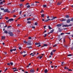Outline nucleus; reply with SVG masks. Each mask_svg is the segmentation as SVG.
I'll use <instances>...</instances> for the list:
<instances>
[{
  "mask_svg": "<svg viewBox=\"0 0 73 73\" xmlns=\"http://www.w3.org/2000/svg\"><path fill=\"white\" fill-rule=\"evenodd\" d=\"M8 33L9 35L10 36H13V33L11 32L10 31L9 32H8Z\"/></svg>",
  "mask_w": 73,
  "mask_h": 73,
  "instance_id": "nucleus-1",
  "label": "nucleus"
},
{
  "mask_svg": "<svg viewBox=\"0 0 73 73\" xmlns=\"http://www.w3.org/2000/svg\"><path fill=\"white\" fill-rule=\"evenodd\" d=\"M30 73H35V70H34V69H32L30 70Z\"/></svg>",
  "mask_w": 73,
  "mask_h": 73,
  "instance_id": "nucleus-2",
  "label": "nucleus"
},
{
  "mask_svg": "<svg viewBox=\"0 0 73 73\" xmlns=\"http://www.w3.org/2000/svg\"><path fill=\"white\" fill-rule=\"evenodd\" d=\"M27 45H31L32 44H31V41L30 40L28 41L27 42Z\"/></svg>",
  "mask_w": 73,
  "mask_h": 73,
  "instance_id": "nucleus-3",
  "label": "nucleus"
},
{
  "mask_svg": "<svg viewBox=\"0 0 73 73\" xmlns=\"http://www.w3.org/2000/svg\"><path fill=\"white\" fill-rule=\"evenodd\" d=\"M14 20V19H9L7 21V23H9V21H13Z\"/></svg>",
  "mask_w": 73,
  "mask_h": 73,
  "instance_id": "nucleus-4",
  "label": "nucleus"
},
{
  "mask_svg": "<svg viewBox=\"0 0 73 73\" xmlns=\"http://www.w3.org/2000/svg\"><path fill=\"white\" fill-rule=\"evenodd\" d=\"M55 19H47L46 20L44 21L45 22H46L48 21H49V20H54Z\"/></svg>",
  "mask_w": 73,
  "mask_h": 73,
  "instance_id": "nucleus-5",
  "label": "nucleus"
},
{
  "mask_svg": "<svg viewBox=\"0 0 73 73\" xmlns=\"http://www.w3.org/2000/svg\"><path fill=\"white\" fill-rule=\"evenodd\" d=\"M4 12H9H9H10V11H9L8 10V9L4 10Z\"/></svg>",
  "mask_w": 73,
  "mask_h": 73,
  "instance_id": "nucleus-6",
  "label": "nucleus"
},
{
  "mask_svg": "<svg viewBox=\"0 0 73 73\" xmlns=\"http://www.w3.org/2000/svg\"><path fill=\"white\" fill-rule=\"evenodd\" d=\"M70 22V20L69 19H68L67 20V23H69Z\"/></svg>",
  "mask_w": 73,
  "mask_h": 73,
  "instance_id": "nucleus-7",
  "label": "nucleus"
},
{
  "mask_svg": "<svg viewBox=\"0 0 73 73\" xmlns=\"http://www.w3.org/2000/svg\"><path fill=\"white\" fill-rule=\"evenodd\" d=\"M2 40H5V36H2Z\"/></svg>",
  "mask_w": 73,
  "mask_h": 73,
  "instance_id": "nucleus-8",
  "label": "nucleus"
},
{
  "mask_svg": "<svg viewBox=\"0 0 73 73\" xmlns=\"http://www.w3.org/2000/svg\"><path fill=\"white\" fill-rule=\"evenodd\" d=\"M61 25H62L60 24H59L56 25V27H61Z\"/></svg>",
  "mask_w": 73,
  "mask_h": 73,
  "instance_id": "nucleus-9",
  "label": "nucleus"
},
{
  "mask_svg": "<svg viewBox=\"0 0 73 73\" xmlns=\"http://www.w3.org/2000/svg\"><path fill=\"white\" fill-rule=\"evenodd\" d=\"M62 27H68V25H63Z\"/></svg>",
  "mask_w": 73,
  "mask_h": 73,
  "instance_id": "nucleus-10",
  "label": "nucleus"
},
{
  "mask_svg": "<svg viewBox=\"0 0 73 73\" xmlns=\"http://www.w3.org/2000/svg\"><path fill=\"white\" fill-rule=\"evenodd\" d=\"M4 33H6V34H8V31H7L6 30H5L4 31Z\"/></svg>",
  "mask_w": 73,
  "mask_h": 73,
  "instance_id": "nucleus-11",
  "label": "nucleus"
},
{
  "mask_svg": "<svg viewBox=\"0 0 73 73\" xmlns=\"http://www.w3.org/2000/svg\"><path fill=\"white\" fill-rule=\"evenodd\" d=\"M48 72V70L47 69H46L44 70V73H47Z\"/></svg>",
  "mask_w": 73,
  "mask_h": 73,
  "instance_id": "nucleus-12",
  "label": "nucleus"
},
{
  "mask_svg": "<svg viewBox=\"0 0 73 73\" xmlns=\"http://www.w3.org/2000/svg\"><path fill=\"white\" fill-rule=\"evenodd\" d=\"M51 18H52V19H57V18H58L57 17H54L53 16H52L51 17Z\"/></svg>",
  "mask_w": 73,
  "mask_h": 73,
  "instance_id": "nucleus-13",
  "label": "nucleus"
},
{
  "mask_svg": "<svg viewBox=\"0 0 73 73\" xmlns=\"http://www.w3.org/2000/svg\"><path fill=\"white\" fill-rule=\"evenodd\" d=\"M58 31H59V32H61V29L60 28H58Z\"/></svg>",
  "mask_w": 73,
  "mask_h": 73,
  "instance_id": "nucleus-14",
  "label": "nucleus"
},
{
  "mask_svg": "<svg viewBox=\"0 0 73 73\" xmlns=\"http://www.w3.org/2000/svg\"><path fill=\"white\" fill-rule=\"evenodd\" d=\"M40 43L39 42L35 43V45H40Z\"/></svg>",
  "mask_w": 73,
  "mask_h": 73,
  "instance_id": "nucleus-15",
  "label": "nucleus"
},
{
  "mask_svg": "<svg viewBox=\"0 0 73 73\" xmlns=\"http://www.w3.org/2000/svg\"><path fill=\"white\" fill-rule=\"evenodd\" d=\"M61 4V3H59L58 2L57 3V5H60Z\"/></svg>",
  "mask_w": 73,
  "mask_h": 73,
  "instance_id": "nucleus-16",
  "label": "nucleus"
},
{
  "mask_svg": "<svg viewBox=\"0 0 73 73\" xmlns=\"http://www.w3.org/2000/svg\"><path fill=\"white\" fill-rule=\"evenodd\" d=\"M66 18L68 19L69 18V16L68 15H67L66 16Z\"/></svg>",
  "mask_w": 73,
  "mask_h": 73,
  "instance_id": "nucleus-17",
  "label": "nucleus"
},
{
  "mask_svg": "<svg viewBox=\"0 0 73 73\" xmlns=\"http://www.w3.org/2000/svg\"><path fill=\"white\" fill-rule=\"evenodd\" d=\"M66 19H63L61 21H66Z\"/></svg>",
  "mask_w": 73,
  "mask_h": 73,
  "instance_id": "nucleus-18",
  "label": "nucleus"
},
{
  "mask_svg": "<svg viewBox=\"0 0 73 73\" xmlns=\"http://www.w3.org/2000/svg\"><path fill=\"white\" fill-rule=\"evenodd\" d=\"M53 32H54V29H52L50 31V33H53Z\"/></svg>",
  "mask_w": 73,
  "mask_h": 73,
  "instance_id": "nucleus-19",
  "label": "nucleus"
},
{
  "mask_svg": "<svg viewBox=\"0 0 73 73\" xmlns=\"http://www.w3.org/2000/svg\"><path fill=\"white\" fill-rule=\"evenodd\" d=\"M64 69H69V68L68 67L66 66L64 67Z\"/></svg>",
  "mask_w": 73,
  "mask_h": 73,
  "instance_id": "nucleus-20",
  "label": "nucleus"
},
{
  "mask_svg": "<svg viewBox=\"0 0 73 73\" xmlns=\"http://www.w3.org/2000/svg\"><path fill=\"white\" fill-rule=\"evenodd\" d=\"M48 28L49 29H52V28L51 27H50V26H49V25L48 26Z\"/></svg>",
  "mask_w": 73,
  "mask_h": 73,
  "instance_id": "nucleus-21",
  "label": "nucleus"
},
{
  "mask_svg": "<svg viewBox=\"0 0 73 73\" xmlns=\"http://www.w3.org/2000/svg\"><path fill=\"white\" fill-rule=\"evenodd\" d=\"M48 46V44H44V46Z\"/></svg>",
  "mask_w": 73,
  "mask_h": 73,
  "instance_id": "nucleus-22",
  "label": "nucleus"
},
{
  "mask_svg": "<svg viewBox=\"0 0 73 73\" xmlns=\"http://www.w3.org/2000/svg\"><path fill=\"white\" fill-rule=\"evenodd\" d=\"M10 65H13V62H10Z\"/></svg>",
  "mask_w": 73,
  "mask_h": 73,
  "instance_id": "nucleus-23",
  "label": "nucleus"
},
{
  "mask_svg": "<svg viewBox=\"0 0 73 73\" xmlns=\"http://www.w3.org/2000/svg\"><path fill=\"white\" fill-rule=\"evenodd\" d=\"M3 18L2 16L1 15V14H0V19H3Z\"/></svg>",
  "mask_w": 73,
  "mask_h": 73,
  "instance_id": "nucleus-24",
  "label": "nucleus"
},
{
  "mask_svg": "<svg viewBox=\"0 0 73 73\" xmlns=\"http://www.w3.org/2000/svg\"><path fill=\"white\" fill-rule=\"evenodd\" d=\"M35 25H37L38 23L37 22H36L35 23Z\"/></svg>",
  "mask_w": 73,
  "mask_h": 73,
  "instance_id": "nucleus-25",
  "label": "nucleus"
},
{
  "mask_svg": "<svg viewBox=\"0 0 73 73\" xmlns=\"http://www.w3.org/2000/svg\"><path fill=\"white\" fill-rule=\"evenodd\" d=\"M27 23L28 24H31V21H28L27 22Z\"/></svg>",
  "mask_w": 73,
  "mask_h": 73,
  "instance_id": "nucleus-26",
  "label": "nucleus"
},
{
  "mask_svg": "<svg viewBox=\"0 0 73 73\" xmlns=\"http://www.w3.org/2000/svg\"><path fill=\"white\" fill-rule=\"evenodd\" d=\"M45 15L43 14L41 15V17H44V16Z\"/></svg>",
  "mask_w": 73,
  "mask_h": 73,
  "instance_id": "nucleus-27",
  "label": "nucleus"
},
{
  "mask_svg": "<svg viewBox=\"0 0 73 73\" xmlns=\"http://www.w3.org/2000/svg\"><path fill=\"white\" fill-rule=\"evenodd\" d=\"M23 42L24 43H26V44H27V43H28V42H26V41L24 40Z\"/></svg>",
  "mask_w": 73,
  "mask_h": 73,
  "instance_id": "nucleus-28",
  "label": "nucleus"
},
{
  "mask_svg": "<svg viewBox=\"0 0 73 73\" xmlns=\"http://www.w3.org/2000/svg\"><path fill=\"white\" fill-rule=\"evenodd\" d=\"M32 15V14L31 13L28 14V15L29 16H31Z\"/></svg>",
  "mask_w": 73,
  "mask_h": 73,
  "instance_id": "nucleus-29",
  "label": "nucleus"
},
{
  "mask_svg": "<svg viewBox=\"0 0 73 73\" xmlns=\"http://www.w3.org/2000/svg\"><path fill=\"white\" fill-rule=\"evenodd\" d=\"M50 55H51V56H52V55H53V52L52 51L50 53Z\"/></svg>",
  "mask_w": 73,
  "mask_h": 73,
  "instance_id": "nucleus-30",
  "label": "nucleus"
},
{
  "mask_svg": "<svg viewBox=\"0 0 73 73\" xmlns=\"http://www.w3.org/2000/svg\"><path fill=\"white\" fill-rule=\"evenodd\" d=\"M72 56V54H69L68 55V56Z\"/></svg>",
  "mask_w": 73,
  "mask_h": 73,
  "instance_id": "nucleus-31",
  "label": "nucleus"
},
{
  "mask_svg": "<svg viewBox=\"0 0 73 73\" xmlns=\"http://www.w3.org/2000/svg\"><path fill=\"white\" fill-rule=\"evenodd\" d=\"M20 7H23V5L22 4H20Z\"/></svg>",
  "mask_w": 73,
  "mask_h": 73,
  "instance_id": "nucleus-32",
  "label": "nucleus"
},
{
  "mask_svg": "<svg viewBox=\"0 0 73 73\" xmlns=\"http://www.w3.org/2000/svg\"><path fill=\"white\" fill-rule=\"evenodd\" d=\"M13 50V51H16V48H15V49H12Z\"/></svg>",
  "mask_w": 73,
  "mask_h": 73,
  "instance_id": "nucleus-33",
  "label": "nucleus"
},
{
  "mask_svg": "<svg viewBox=\"0 0 73 73\" xmlns=\"http://www.w3.org/2000/svg\"><path fill=\"white\" fill-rule=\"evenodd\" d=\"M31 7V6L30 5H28L27 7L28 8H30V7Z\"/></svg>",
  "mask_w": 73,
  "mask_h": 73,
  "instance_id": "nucleus-34",
  "label": "nucleus"
},
{
  "mask_svg": "<svg viewBox=\"0 0 73 73\" xmlns=\"http://www.w3.org/2000/svg\"><path fill=\"white\" fill-rule=\"evenodd\" d=\"M27 54H24L23 56V57H25V56H27Z\"/></svg>",
  "mask_w": 73,
  "mask_h": 73,
  "instance_id": "nucleus-35",
  "label": "nucleus"
},
{
  "mask_svg": "<svg viewBox=\"0 0 73 73\" xmlns=\"http://www.w3.org/2000/svg\"><path fill=\"white\" fill-rule=\"evenodd\" d=\"M57 46V44H55L53 46V47H56V46Z\"/></svg>",
  "mask_w": 73,
  "mask_h": 73,
  "instance_id": "nucleus-36",
  "label": "nucleus"
},
{
  "mask_svg": "<svg viewBox=\"0 0 73 73\" xmlns=\"http://www.w3.org/2000/svg\"><path fill=\"white\" fill-rule=\"evenodd\" d=\"M1 10H2V11H4V9L3 8H1Z\"/></svg>",
  "mask_w": 73,
  "mask_h": 73,
  "instance_id": "nucleus-37",
  "label": "nucleus"
},
{
  "mask_svg": "<svg viewBox=\"0 0 73 73\" xmlns=\"http://www.w3.org/2000/svg\"><path fill=\"white\" fill-rule=\"evenodd\" d=\"M32 38V37H29V40H31Z\"/></svg>",
  "mask_w": 73,
  "mask_h": 73,
  "instance_id": "nucleus-38",
  "label": "nucleus"
},
{
  "mask_svg": "<svg viewBox=\"0 0 73 73\" xmlns=\"http://www.w3.org/2000/svg\"><path fill=\"white\" fill-rule=\"evenodd\" d=\"M46 35H47V34H45L44 35V37H45L46 36Z\"/></svg>",
  "mask_w": 73,
  "mask_h": 73,
  "instance_id": "nucleus-39",
  "label": "nucleus"
},
{
  "mask_svg": "<svg viewBox=\"0 0 73 73\" xmlns=\"http://www.w3.org/2000/svg\"><path fill=\"white\" fill-rule=\"evenodd\" d=\"M27 48H32V46H30L29 47H27Z\"/></svg>",
  "mask_w": 73,
  "mask_h": 73,
  "instance_id": "nucleus-40",
  "label": "nucleus"
},
{
  "mask_svg": "<svg viewBox=\"0 0 73 73\" xmlns=\"http://www.w3.org/2000/svg\"><path fill=\"white\" fill-rule=\"evenodd\" d=\"M8 69V68H6L5 70V72H6V71H7V70Z\"/></svg>",
  "mask_w": 73,
  "mask_h": 73,
  "instance_id": "nucleus-41",
  "label": "nucleus"
},
{
  "mask_svg": "<svg viewBox=\"0 0 73 73\" xmlns=\"http://www.w3.org/2000/svg\"><path fill=\"white\" fill-rule=\"evenodd\" d=\"M34 5L35 4H32L31 5V6H34Z\"/></svg>",
  "mask_w": 73,
  "mask_h": 73,
  "instance_id": "nucleus-42",
  "label": "nucleus"
},
{
  "mask_svg": "<svg viewBox=\"0 0 73 73\" xmlns=\"http://www.w3.org/2000/svg\"><path fill=\"white\" fill-rule=\"evenodd\" d=\"M21 25L20 24H18L17 25V27H20Z\"/></svg>",
  "mask_w": 73,
  "mask_h": 73,
  "instance_id": "nucleus-43",
  "label": "nucleus"
},
{
  "mask_svg": "<svg viewBox=\"0 0 73 73\" xmlns=\"http://www.w3.org/2000/svg\"><path fill=\"white\" fill-rule=\"evenodd\" d=\"M32 28H33V29H35V26H32Z\"/></svg>",
  "mask_w": 73,
  "mask_h": 73,
  "instance_id": "nucleus-44",
  "label": "nucleus"
},
{
  "mask_svg": "<svg viewBox=\"0 0 73 73\" xmlns=\"http://www.w3.org/2000/svg\"><path fill=\"white\" fill-rule=\"evenodd\" d=\"M19 49L20 50L21 49V46L19 47Z\"/></svg>",
  "mask_w": 73,
  "mask_h": 73,
  "instance_id": "nucleus-45",
  "label": "nucleus"
},
{
  "mask_svg": "<svg viewBox=\"0 0 73 73\" xmlns=\"http://www.w3.org/2000/svg\"><path fill=\"white\" fill-rule=\"evenodd\" d=\"M68 71H72V70L70 69H68Z\"/></svg>",
  "mask_w": 73,
  "mask_h": 73,
  "instance_id": "nucleus-46",
  "label": "nucleus"
},
{
  "mask_svg": "<svg viewBox=\"0 0 73 73\" xmlns=\"http://www.w3.org/2000/svg\"><path fill=\"white\" fill-rule=\"evenodd\" d=\"M55 51H56V50H52V51L53 52H55Z\"/></svg>",
  "mask_w": 73,
  "mask_h": 73,
  "instance_id": "nucleus-47",
  "label": "nucleus"
},
{
  "mask_svg": "<svg viewBox=\"0 0 73 73\" xmlns=\"http://www.w3.org/2000/svg\"><path fill=\"white\" fill-rule=\"evenodd\" d=\"M42 12H44V11L43 10H41L40 12V13H42Z\"/></svg>",
  "mask_w": 73,
  "mask_h": 73,
  "instance_id": "nucleus-48",
  "label": "nucleus"
},
{
  "mask_svg": "<svg viewBox=\"0 0 73 73\" xmlns=\"http://www.w3.org/2000/svg\"><path fill=\"white\" fill-rule=\"evenodd\" d=\"M43 6L44 7H46V5H43Z\"/></svg>",
  "mask_w": 73,
  "mask_h": 73,
  "instance_id": "nucleus-49",
  "label": "nucleus"
},
{
  "mask_svg": "<svg viewBox=\"0 0 73 73\" xmlns=\"http://www.w3.org/2000/svg\"><path fill=\"white\" fill-rule=\"evenodd\" d=\"M31 19H27V21H28L29 20H31Z\"/></svg>",
  "mask_w": 73,
  "mask_h": 73,
  "instance_id": "nucleus-50",
  "label": "nucleus"
},
{
  "mask_svg": "<svg viewBox=\"0 0 73 73\" xmlns=\"http://www.w3.org/2000/svg\"><path fill=\"white\" fill-rule=\"evenodd\" d=\"M42 56H41L39 57L40 59H41L42 58Z\"/></svg>",
  "mask_w": 73,
  "mask_h": 73,
  "instance_id": "nucleus-51",
  "label": "nucleus"
},
{
  "mask_svg": "<svg viewBox=\"0 0 73 73\" xmlns=\"http://www.w3.org/2000/svg\"><path fill=\"white\" fill-rule=\"evenodd\" d=\"M64 34V33H62L60 34V35H63Z\"/></svg>",
  "mask_w": 73,
  "mask_h": 73,
  "instance_id": "nucleus-52",
  "label": "nucleus"
},
{
  "mask_svg": "<svg viewBox=\"0 0 73 73\" xmlns=\"http://www.w3.org/2000/svg\"><path fill=\"white\" fill-rule=\"evenodd\" d=\"M11 27H12L11 26H9L7 27V28H11Z\"/></svg>",
  "mask_w": 73,
  "mask_h": 73,
  "instance_id": "nucleus-53",
  "label": "nucleus"
},
{
  "mask_svg": "<svg viewBox=\"0 0 73 73\" xmlns=\"http://www.w3.org/2000/svg\"><path fill=\"white\" fill-rule=\"evenodd\" d=\"M72 24H70L69 25H68V27H69L70 26H72Z\"/></svg>",
  "mask_w": 73,
  "mask_h": 73,
  "instance_id": "nucleus-54",
  "label": "nucleus"
},
{
  "mask_svg": "<svg viewBox=\"0 0 73 73\" xmlns=\"http://www.w3.org/2000/svg\"><path fill=\"white\" fill-rule=\"evenodd\" d=\"M7 65H8L9 66H10V63H7Z\"/></svg>",
  "mask_w": 73,
  "mask_h": 73,
  "instance_id": "nucleus-55",
  "label": "nucleus"
},
{
  "mask_svg": "<svg viewBox=\"0 0 73 73\" xmlns=\"http://www.w3.org/2000/svg\"><path fill=\"white\" fill-rule=\"evenodd\" d=\"M15 71H18V70H14V72H15Z\"/></svg>",
  "mask_w": 73,
  "mask_h": 73,
  "instance_id": "nucleus-56",
  "label": "nucleus"
},
{
  "mask_svg": "<svg viewBox=\"0 0 73 73\" xmlns=\"http://www.w3.org/2000/svg\"><path fill=\"white\" fill-rule=\"evenodd\" d=\"M71 21H73V19H71L70 20Z\"/></svg>",
  "mask_w": 73,
  "mask_h": 73,
  "instance_id": "nucleus-57",
  "label": "nucleus"
},
{
  "mask_svg": "<svg viewBox=\"0 0 73 73\" xmlns=\"http://www.w3.org/2000/svg\"><path fill=\"white\" fill-rule=\"evenodd\" d=\"M26 16H27V15H26V14H24V15H23V16L24 17H26Z\"/></svg>",
  "mask_w": 73,
  "mask_h": 73,
  "instance_id": "nucleus-58",
  "label": "nucleus"
},
{
  "mask_svg": "<svg viewBox=\"0 0 73 73\" xmlns=\"http://www.w3.org/2000/svg\"><path fill=\"white\" fill-rule=\"evenodd\" d=\"M10 50V52H11H11H12L13 51V50L12 49Z\"/></svg>",
  "mask_w": 73,
  "mask_h": 73,
  "instance_id": "nucleus-59",
  "label": "nucleus"
},
{
  "mask_svg": "<svg viewBox=\"0 0 73 73\" xmlns=\"http://www.w3.org/2000/svg\"><path fill=\"white\" fill-rule=\"evenodd\" d=\"M16 17V15H13V17Z\"/></svg>",
  "mask_w": 73,
  "mask_h": 73,
  "instance_id": "nucleus-60",
  "label": "nucleus"
},
{
  "mask_svg": "<svg viewBox=\"0 0 73 73\" xmlns=\"http://www.w3.org/2000/svg\"><path fill=\"white\" fill-rule=\"evenodd\" d=\"M29 3H27L26 4V5H29Z\"/></svg>",
  "mask_w": 73,
  "mask_h": 73,
  "instance_id": "nucleus-61",
  "label": "nucleus"
},
{
  "mask_svg": "<svg viewBox=\"0 0 73 73\" xmlns=\"http://www.w3.org/2000/svg\"><path fill=\"white\" fill-rule=\"evenodd\" d=\"M24 1H25V0H22L20 1H22L23 2Z\"/></svg>",
  "mask_w": 73,
  "mask_h": 73,
  "instance_id": "nucleus-62",
  "label": "nucleus"
},
{
  "mask_svg": "<svg viewBox=\"0 0 73 73\" xmlns=\"http://www.w3.org/2000/svg\"><path fill=\"white\" fill-rule=\"evenodd\" d=\"M21 13H22V12H21V11H20L19 13L20 15H21Z\"/></svg>",
  "mask_w": 73,
  "mask_h": 73,
  "instance_id": "nucleus-63",
  "label": "nucleus"
},
{
  "mask_svg": "<svg viewBox=\"0 0 73 73\" xmlns=\"http://www.w3.org/2000/svg\"><path fill=\"white\" fill-rule=\"evenodd\" d=\"M3 3V2L1 1V2L0 3V4L1 5V4H2Z\"/></svg>",
  "mask_w": 73,
  "mask_h": 73,
  "instance_id": "nucleus-64",
  "label": "nucleus"
}]
</instances>
